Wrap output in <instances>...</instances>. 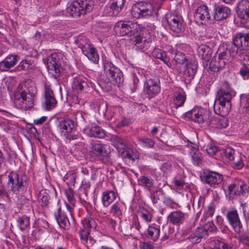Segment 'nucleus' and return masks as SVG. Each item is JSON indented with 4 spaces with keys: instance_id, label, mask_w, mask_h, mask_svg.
<instances>
[{
    "instance_id": "nucleus-64",
    "label": "nucleus",
    "mask_w": 249,
    "mask_h": 249,
    "mask_svg": "<svg viewBox=\"0 0 249 249\" xmlns=\"http://www.w3.org/2000/svg\"><path fill=\"white\" fill-rule=\"evenodd\" d=\"M236 190H237V180H235L228 186V191L230 194L233 191H235Z\"/></svg>"
},
{
    "instance_id": "nucleus-46",
    "label": "nucleus",
    "mask_w": 249,
    "mask_h": 249,
    "mask_svg": "<svg viewBox=\"0 0 249 249\" xmlns=\"http://www.w3.org/2000/svg\"><path fill=\"white\" fill-rule=\"evenodd\" d=\"M138 141L143 147L146 148H153L155 143L154 140L146 137H139Z\"/></svg>"
},
{
    "instance_id": "nucleus-48",
    "label": "nucleus",
    "mask_w": 249,
    "mask_h": 249,
    "mask_svg": "<svg viewBox=\"0 0 249 249\" xmlns=\"http://www.w3.org/2000/svg\"><path fill=\"white\" fill-rule=\"evenodd\" d=\"M120 154L122 155V157L127 158L132 160H134L137 158V155L134 154L133 150L128 148L127 146L123 153H120Z\"/></svg>"
},
{
    "instance_id": "nucleus-28",
    "label": "nucleus",
    "mask_w": 249,
    "mask_h": 249,
    "mask_svg": "<svg viewBox=\"0 0 249 249\" xmlns=\"http://www.w3.org/2000/svg\"><path fill=\"white\" fill-rule=\"evenodd\" d=\"M88 88L87 82L81 77H76L73 78L72 89L76 93L84 91Z\"/></svg>"
},
{
    "instance_id": "nucleus-19",
    "label": "nucleus",
    "mask_w": 249,
    "mask_h": 249,
    "mask_svg": "<svg viewBox=\"0 0 249 249\" xmlns=\"http://www.w3.org/2000/svg\"><path fill=\"white\" fill-rule=\"evenodd\" d=\"M44 96L45 101L43 107L44 108L47 110H50L54 108L57 101L54 97L53 91L48 85H45Z\"/></svg>"
},
{
    "instance_id": "nucleus-11",
    "label": "nucleus",
    "mask_w": 249,
    "mask_h": 249,
    "mask_svg": "<svg viewBox=\"0 0 249 249\" xmlns=\"http://www.w3.org/2000/svg\"><path fill=\"white\" fill-rule=\"evenodd\" d=\"M153 6L150 3L139 2L131 8L132 16L136 18H145L152 14Z\"/></svg>"
},
{
    "instance_id": "nucleus-55",
    "label": "nucleus",
    "mask_w": 249,
    "mask_h": 249,
    "mask_svg": "<svg viewBox=\"0 0 249 249\" xmlns=\"http://www.w3.org/2000/svg\"><path fill=\"white\" fill-rule=\"evenodd\" d=\"M140 215L141 217L147 222H149L151 221L152 215L147 211H144L141 212Z\"/></svg>"
},
{
    "instance_id": "nucleus-38",
    "label": "nucleus",
    "mask_w": 249,
    "mask_h": 249,
    "mask_svg": "<svg viewBox=\"0 0 249 249\" xmlns=\"http://www.w3.org/2000/svg\"><path fill=\"white\" fill-rule=\"evenodd\" d=\"M171 52L172 54H175L174 60L176 62V69L178 70L181 68V67H179L178 65L183 66L184 63L187 60L186 58L184 53L178 52L176 50L171 49Z\"/></svg>"
},
{
    "instance_id": "nucleus-23",
    "label": "nucleus",
    "mask_w": 249,
    "mask_h": 249,
    "mask_svg": "<svg viewBox=\"0 0 249 249\" xmlns=\"http://www.w3.org/2000/svg\"><path fill=\"white\" fill-rule=\"evenodd\" d=\"M208 232L205 228L198 227L189 235L188 239L193 244H197L201 242L202 238H206Z\"/></svg>"
},
{
    "instance_id": "nucleus-58",
    "label": "nucleus",
    "mask_w": 249,
    "mask_h": 249,
    "mask_svg": "<svg viewBox=\"0 0 249 249\" xmlns=\"http://www.w3.org/2000/svg\"><path fill=\"white\" fill-rule=\"evenodd\" d=\"M240 73L243 77H249V68L243 66L240 70Z\"/></svg>"
},
{
    "instance_id": "nucleus-45",
    "label": "nucleus",
    "mask_w": 249,
    "mask_h": 249,
    "mask_svg": "<svg viewBox=\"0 0 249 249\" xmlns=\"http://www.w3.org/2000/svg\"><path fill=\"white\" fill-rule=\"evenodd\" d=\"M186 100V95L184 93H177L174 95L173 103L176 107L182 106Z\"/></svg>"
},
{
    "instance_id": "nucleus-37",
    "label": "nucleus",
    "mask_w": 249,
    "mask_h": 249,
    "mask_svg": "<svg viewBox=\"0 0 249 249\" xmlns=\"http://www.w3.org/2000/svg\"><path fill=\"white\" fill-rule=\"evenodd\" d=\"M146 235L148 238L154 241L157 240L160 235V226L154 224L149 226Z\"/></svg>"
},
{
    "instance_id": "nucleus-43",
    "label": "nucleus",
    "mask_w": 249,
    "mask_h": 249,
    "mask_svg": "<svg viewBox=\"0 0 249 249\" xmlns=\"http://www.w3.org/2000/svg\"><path fill=\"white\" fill-rule=\"evenodd\" d=\"M17 224L21 231L26 230L30 227V217L26 215L18 217L17 219Z\"/></svg>"
},
{
    "instance_id": "nucleus-44",
    "label": "nucleus",
    "mask_w": 249,
    "mask_h": 249,
    "mask_svg": "<svg viewBox=\"0 0 249 249\" xmlns=\"http://www.w3.org/2000/svg\"><path fill=\"white\" fill-rule=\"evenodd\" d=\"M50 199L49 194L45 191L41 190L38 195V200L39 204L43 207L47 206Z\"/></svg>"
},
{
    "instance_id": "nucleus-18",
    "label": "nucleus",
    "mask_w": 249,
    "mask_h": 249,
    "mask_svg": "<svg viewBox=\"0 0 249 249\" xmlns=\"http://www.w3.org/2000/svg\"><path fill=\"white\" fill-rule=\"evenodd\" d=\"M125 0H110L109 5L105 9V13L109 16H117L124 8Z\"/></svg>"
},
{
    "instance_id": "nucleus-15",
    "label": "nucleus",
    "mask_w": 249,
    "mask_h": 249,
    "mask_svg": "<svg viewBox=\"0 0 249 249\" xmlns=\"http://www.w3.org/2000/svg\"><path fill=\"white\" fill-rule=\"evenodd\" d=\"M201 181L211 187L220 184L223 179V175L216 172L206 170L200 177Z\"/></svg>"
},
{
    "instance_id": "nucleus-9",
    "label": "nucleus",
    "mask_w": 249,
    "mask_h": 249,
    "mask_svg": "<svg viewBox=\"0 0 249 249\" xmlns=\"http://www.w3.org/2000/svg\"><path fill=\"white\" fill-rule=\"evenodd\" d=\"M62 54L54 53L48 56L46 59L47 67L50 73L56 78L60 73Z\"/></svg>"
},
{
    "instance_id": "nucleus-62",
    "label": "nucleus",
    "mask_w": 249,
    "mask_h": 249,
    "mask_svg": "<svg viewBox=\"0 0 249 249\" xmlns=\"http://www.w3.org/2000/svg\"><path fill=\"white\" fill-rule=\"evenodd\" d=\"M141 249H153V245L148 242H142L140 244Z\"/></svg>"
},
{
    "instance_id": "nucleus-29",
    "label": "nucleus",
    "mask_w": 249,
    "mask_h": 249,
    "mask_svg": "<svg viewBox=\"0 0 249 249\" xmlns=\"http://www.w3.org/2000/svg\"><path fill=\"white\" fill-rule=\"evenodd\" d=\"M54 216L59 226L64 229H68L70 227V222L67 216L62 212L60 208L54 213Z\"/></svg>"
},
{
    "instance_id": "nucleus-5",
    "label": "nucleus",
    "mask_w": 249,
    "mask_h": 249,
    "mask_svg": "<svg viewBox=\"0 0 249 249\" xmlns=\"http://www.w3.org/2000/svg\"><path fill=\"white\" fill-rule=\"evenodd\" d=\"M114 29L117 34L121 36L131 37L137 36L140 31V26L130 20L120 21L115 24Z\"/></svg>"
},
{
    "instance_id": "nucleus-33",
    "label": "nucleus",
    "mask_w": 249,
    "mask_h": 249,
    "mask_svg": "<svg viewBox=\"0 0 249 249\" xmlns=\"http://www.w3.org/2000/svg\"><path fill=\"white\" fill-rule=\"evenodd\" d=\"M196 20L206 21L210 18L208 7L205 5L199 7L195 13Z\"/></svg>"
},
{
    "instance_id": "nucleus-17",
    "label": "nucleus",
    "mask_w": 249,
    "mask_h": 249,
    "mask_svg": "<svg viewBox=\"0 0 249 249\" xmlns=\"http://www.w3.org/2000/svg\"><path fill=\"white\" fill-rule=\"evenodd\" d=\"M82 224L83 228L79 231V234L81 239L88 242L89 231L91 229H95L97 224L93 218L88 217L82 221Z\"/></svg>"
},
{
    "instance_id": "nucleus-39",
    "label": "nucleus",
    "mask_w": 249,
    "mask_h": 249,
    "mask_svg": "<svg viewBox=\"0 0 249 249\" xmlns=\"http://www.w3.org/2000/svg\"><path fill=\"white\" fill-rule=\"evenodd\" d=\"M227 49L228 50V53L231 57H236L238 56H241L245 53L243 49H241L239 47L237 46L232 41L231 44H229L227 47Z\"/></svg>"
},
{
    "instance_id": "nucleus-30",
    "label": "nucleus",
    "mask_w": 249,
    "mask_h": 249,
    "mask_svg": "<svg viewBox=\"0 0 249 249\" xmlns=\"http://www.w3.org/2000/svg\"><path fill=\"white\" fill-rule=\"evenodd\" d=\"M197 53L201 59L208 61L211 58L212 50L208 45L201 44L198 46Z\"/></svg>"
},
{
    "instance_id": "nucleus-27",
    "label": "nucleus",
    "mask_w": 249,
    "mask_h": 249,
    "mask_svg": "<svg viewBox=\"0 0 249 249\" xmlns=\"http://www.w3.org/2000/svg\"><path fill=\"white\" fill-rule=\"evenodd\" d=\"M230 9L223 5H217L214 8V18L216 20H221L227 18L230 14Z\"/></svg>"
},
{
    "instance_id": "nucleus-13",
    "label": "nucleus",
    "mask_w": 249,
    "mask_h": 249,
    "mask_svg": "<svg viewBox=\"0 0 249 249\" xmlns=\"http://www.w3.org/2000/svg\"><path fill=\"white\" fill-rule=\"evenodd\" d=\"M231 57L228 52H223L218 54V57H215L210 63L209 68L214 72H217L223 69L227 64L231 61Z\"/></svg>"
},
{
    "instance_id": "nucleus-40",
    "label": "nucleus",
    "mask_w": 249,
    "mask_h": 249,
    "mask_svg": "<svg viewBox=\"0 0 249 249\" xmlns=\"http://www.w3.org/2000/svg\"><path fill=\"white\" fill-rule=\"evenodd\" d=\"M138 184L144 187L145 189L150 190L154 185V180L151 178L146 176H141L138 179Z\"/></svg>"
},
{
    "instance_id": "nucleus-4",
    "label": "nucleus",
    "mask_w": 249,
    "mask_h": 249,
    "mask_svg": "<svg viewBox=\"0 0 249 249\" xmlns=\"http://www.w3.org/2000/svg\"><path fill=\"white\" fill-rule=\"evenodd\" d=\"M93 6L92 0H76L70 4L67 10L72 17L78 18L81 15L90 12Z\"/></svg>"
},
{
    "instance_id": "nucleus-21",
    "label": "nucleus",
    "mask_w": 249,
    "mask_h": 249,
    "mask_svg": "<svg viewBox=\"0 0 249 249\" xmlns=\"http://www.w3.org/2000/svg\"><path fill=\"white\" fill-rule=\"evenodd\" d=\"M146 93L149 97H153L159 94L160 91V80L158 78L148 79L145 84Z\"/></svg>"
},
{
    "instance_id": "nucleus-59",
    "label": "nucleus",
    "mask_w": 249,
    "mask_h": 249,
    "mask_svg": "<svg viewBox=\"0 0 249 249\" xmlns=\"http://www.w3.org/2000/svg\"><path fill=\"white\" fill-rule=\"evenodd\" d=\"M159 59L163 61L164 63L165 64H166L168 67H170L171 66V64L170 62V58L169 57H168L165 52L163 53V55H162V56H160V58H159Z\"/></svg>"
},
{
    "instance_id": "nucleus-34",
    "label": "nucleus",
    "mask_w": 249,
    "mask_h": 249,
    "mask_svg": "<svg viewBox=\"0 0 249 249\" xmlns=\"http://www.w3.org/2000/svg\"><path fill=\"white\" fill-rule=\"evenodd\" d=\"M233 43L237 46L243 49V51L248 50L245 34L243 33H237L233 36Z\"/></svg>"
},
{
    "instance_id": "nucleus-47",
    "label": "nucleus",
    "mask_w": 249,
    "mask_h": 249,
    "mask_svg": "<svg viewBox=\"0 0 249 249\" xmlns=\"http://www.w3.org/2000/svg\"><path fill=\"white\" fill-rule=\"evenodd\" d=\"M120 205L118 203L114 204L111 208L110 213L113 216L121 218V216L122 214V211L120 208Z\"/></svg>"
},
{
    "instance_id": "nucleus-7",
    "label": "nucleus",
    "mask_w": 249,
    "mask_h": 249,
    "mask_svg": "<svg viewBox=\"0 0 249 249\" xmlns=\"http://www.w3.org/2000/svg\"><path fill=\"white\" fill-rule=\"evenodd\" d=\"M185 117L199 124L209 125L210 124V112L201 107H196L187 112Z\"/></svg>"
},
{
    "instance_id": "nucleus-61",
    "label": "nucleus",
    "mask_w": 249,
    "mask_h": 249,
    "mask_svg": "<svg viewBox=\"0 0 249 249\" xmlns=\"http://www.w3.org/2000/svg\"><path fill=\"white\" fill-rule=\"evenodd\" d=\"M30 66V64L27 60L22 61L18 66V70H24L28 69Z\"/></svg>"
},
{
    "instance_id": "nucleus-36",
    "label": "nucleus",
    "mask_w": 249,
    "mask_h": 249,
    "mask_svg": "<svg viewBox=\"0 0 249 249\" xmlns=\"http://www.w3.org/2000/svg\"><path fill=\"white\" fill-rule=\"evenodd\" d=\"M189 146L191 148L190 154L191 156L192 161L195 165H198L201 163L202 160L201 154L198 151L196 145H195L190 142Z\"/></svg>"
},
{
    "instance_id": "nucleus-63",
    "label": "nucleus",
    "mask_w": 249,
    "mask_h": 249,
    "mask_svg": "<svg viewBox=\"0 0 249 249\" xmlns=\"http://www.w3.org/2000/svg\"><path fill=\"white\" fill-rule=\"evenodd\" d=\"M233 167L236 169H240L244 166V164L241 159H238L232 165Z\"/></svg>"
},
{
    "instance_id": "nucleus-49",
    "label": "nucleus",
    "mask_w": 249,
    "mask_h": 249,
    "mask_svg": "<svg viewBox=\"0 0 249 249\" xmlns=\"http://www.w3.org/2000/svg\"><path fill=\"white\" fill-rule=\"evenodd\" d=\"M76 174L70 172L67 173L64 177V180L67 183L70 185H74L75 182Z\"/></svg>"
},
{
    "instance_id": "nucleus-35",
    "label": "nucleus",
    "mask_w": 249,
    "mask_h": 249,
    "mask_svg": "<svg viewBox=\"0 0 249 249\" xmlns=\"http://www.w3.org/2000/svg\"><path fill=\"white\" fill-rule=\"evenodd\" d=\"M98 110L100 113L106 116L108 120H111L117 110V107H107V104L103 103L99 106Z\"/></svg>"
},
{
    "instance_id": "nucleus-51",
    "label": "nucleus",
    "mask_w": 249,
    "mask_h": 249,
    "mask_svg": "<svg viewBox=\"0 0 249 249\" xmlns=\"http://www.w3.org/2000/svg\"><path fill=\"white\" fill-rule=\"evenodd\" d=\"M206 151L209 155L213 156L218 151V149L214 144L211 143L207 145Z\"/></svg>"
},
{
    "instance_id": "nucleus-56",
    "label": "nucleus",
    "mask_w": 249,
    "mask_h": 249,
    "mask_svg": "<svg viewBox=\"0 0 249 249\" xmlns=\"http://www.w3.org/2000/svg\"><path fill=\"white\" fill-rule=\"evenodd\" d=\"M133 86H131V89L133 92H135L138 87V84L139 80L137 77H136V74H133Z\"/></svg>"
},
{
    "instance_id": "nucleus-31",
    "label": "nucleus",
    "mask_w": 249,
    "mask_h": 249,
    "mask_svg": "<svg viewBox=\"0 0 249 249\" xmlns=\"http://www.w3.org/2000/svg\"><path fill=\"white\" fill-rule=\"evenodd\" d=\"M169 221L176 225L182 224L185 220V213L178 210L172 212L168 217Z\"/></svg>"
},
{
    "instance_id": "nucleus-6",
    "label": "nucleus",
    "mask_w": 249,
    "mask_h": 249,
    "mask_svg": "<svg viewBox=\"0 0 249 249\" xmlns=\"http://www.w3.org/2000/svg\"><path fill=\"white\" fill-rule=\"evenodd\" d=\"M104 70L107 78L105 80L106 83H112L119 86L123 82L124 78L122 71L111 62H105Z\"/></svg>"
},
{
    "instance_id": "nucleus-24",
    "label": "nucleus",
    "mask_w": 249,
    "mask_h": 249,
    "mask_svg": "<svg viewBox=\"0 0 249 249\" xmlns=\"http://www.w3.org/2000/svg\"><path fill=\"white\" fill-rule=\"evenodd\" d=\"M183 69H178L179 73H183L185 75L193 78L197 69V62L195 60H191L183 66Z\"/></svg>"
},
{
    "instance_id": "nucleus-54",
    "label": "nucleus",
    "mask_w": 249,
    "mask_h": 249,
    "mask_svg": "<svg viewBox=\"0 0 249 249\" xmlns=\"http://www.w3.org/2000/svg\"><path fill=\"white\" fill-rule=\"evenodd\" d=\"M73 194V191L71 188L65 191V195L69 202H75Z\"/></svg>"
},
{
    "instance_id": "nucleus-3",
    "label": "nucleus",
    "mask_w": 249,
    "mask_h": 249,
    "mask_svg": "<svg viewBox=\"0 0 249 249\" xmlns=\"http://www.w3.org/2000/svg\"><path fill=\"white\" fill-rule=\"evenodd\" d=\"M6 187L8 191L15 194L23 192L28 185V177L25 174L19 176L16 172H10L7 177Z\"/></svg>"
},
{
    "instance_id": "nucleus-41",
    "label": "nucleus",
    "mask_w": 249,
    "mask_h": 249,
    "mask_svg": "<svg viewBox=\"0 0 249 249\" xmlns=\"http://www.w3.org/2000/svg\"><path fill=\"white\" fill-rule=\"evenodd\" d=\"M116 196L113 191H106L103 193L102 196V202L103 205L107 207L115 199Z\"/></svg>"
},
{
    "instance_id": "nucleus-25",
    "label": "nucleus",
    "mask_w": 249,
    "mask_h": 249,
    "mask_svg": "<svg viewBox=\"0 0 249 249\" xmlns=\"http://www.w3.org/2000/svg\"><path fill=\"white\" fill-rule=\"evenodd\" d=\"M19 57L18 55L11 54L8 55L3 60L0 62V71H5L15 66Z\"/></svg>"
},
{
    "instance_id": "nucleus-14",
    "label": "nucleus",
    "mask_w": 249,
    "mask_h": 249,
    "mask_svg": "<svg viewBox=\"0 0 249 249\" xmlns=\"http://www.w3.org/2000/svg\"><path fill=\"white\" fill-rule=\"evenodd\" d=\"M237 12L242 26L249 28V1L241 0L238 3Z\"/></svg>"
},
{
    "instance_id": "nucleus-20",
    "label": "nucleus",
    "mask_w": 249,
    "mask_h": 249,
    "mask_svg": "<svg viewBox=\"0 0 249 249\" xmlns=\"http://www.w3.org/2000/svg\"><path fill=\"white\" fill-rule=\"evenodd\" d=\"M79 47L81 48L83 54L89 60L95 64L98 63L99 56L96 49L94 47L89 43H85L84 45L80 43Z\"/></svg>"
},
{
    "instance_id": "nucleus-12",
    "label": "nucleus",
    "mask_w": 249,
    "mask_h": 249,
    "mask_svg": "<svg viewBox=\"0 0 249 249\" xmlns=\"http://www.w3.org/2000/svg\"><path fill=\"white\" fill-rule=\"evenodd\" d=\"M231 57L228 52H223L218 54V57H215L210 63L209 68L214 72H217L223 69L227 64L231 61Z\"/></svg>"
},
{
    "instance_id": "nucleus-42",
    "label": "nucleus",
    "mask_w": 249,
    "mask_h": 249,
    "mask_svg": "<svg viewBox=\"0 0 249 249\" xmlns=\"http://www.w3.org/2000/svg\"><path fill=\"white\" fill-rule=\"evenodd\" d=\"M134 42L135 47L138 50L147 49L150 45V41L148 39H143L140 36H136Z\"/></svg>"
},
{
    "instance_id": "nucleus-10",
    "label": "nucleus",
    "mask_w": 249,
    "mask_h": 249,
    "mask_svg": "<svg viewBox=\"0 0 249 249\" xmlns=\"http://www.w3.org/2000/svg\"><path fill=\"white\" fill-rule=\"evenodd\" d=\"M226 217L229 225L235 233L240 234L243 232V225L237 210L235 208L230 209L227 212Z\"/></svg>"
},
{
    "instance_id": "nucleus-2",
    "label": "nucleus",
    "mask_w": 249,
    "mask_h": 249,
    "mask_svg": "<svg viewBox=\"0 0 249 249\" xmlns=\"http://www.w3.org/2000/svg\"><path fill=\"white\" fill-rule=\"evenodd\" d=\"M36 93V89L32 81L26 80L22 82L15 93V106L18 108L25 110L31 108L34 105V97Z\"/></svg>"
},
{
    "instance_id": "nucleus-8",
    "label": "nucleus",
    "mask_w": 249,
    "mask_h": 249,
    "mask_svg": "<svg viewBox=\"0 0 249 249\" xmlns=\"http://www.w3.org/2000/svg\"><path fill=\"white\" fill-rule=\"evenodd\" d=\"M109 147L103 143L93 142L89 147V155L92 159L103 161L109 156Z\"/></svg>"
},
{
    "instance_id": "nucleus-50",
    "label": "nucleus",
    "mask_w": 249,
    "mask_h": 249,
    "mask_svg": "<svg viewBox=\"0 0 249 249\" xmlns=\"http://www.w3.org/2000/svg\"><path fill=\"white\" fill-rule=\"evenodd\" d=\"M162 194V191L160 190H157L151 193L150 197L152 202L154 204L157 203L160 199V196Z\"/></svg>"
},
{
    "instance_id": "nucleus-53",
    "label": "nucleus",
    "mask_w": 249,
    "mask_h": 249,
    "mask_svg": "<svg viewBox=\"0 0 249 249\" xmlns=\"http://www.w3.org/2000/svg\"><path fill=\"white\" fill-rule=\"evenodd\" d=\"M223 152L225 155L226 158L230 160H232L234 159V150L231 148H227Z\"/></svg>"
},
{
    "instance_id": "nucleus-32",
    "label": "nucleus",
    "mask_w": 249,
    "mask_h": 249,
    "mask_svg": "<svg viewBox=\"0 0 249 249\" xmlns=\"http://www.w3.org/2000/svg\"><path fill=\"white\" fill-rule=\"evenodd\" d=\"M111 142L119 153H123L127 146L125 140L117 135H114L111 137Z\"/></svg>"
},
{
    "instance_id": "nucleus-1",
    "label": "nucleus",
    "mask_w": 249,
    "mask_h": 249,
    "mask_svg": "<svg viewBox=\"0 0 249 249\" xmlns=\"http://www.w3.org/2000/svg\"><path fill=\"white\" fill-rule=\"evenodd\" d=\"M234 95L235 92L229 83L223 82L217 92L213 106L214 112L220 116L210 120V124L218 129L225 128L228 125L229 121L225 116L230 112L231 106V101Z\"/></svg>"
},
{
    "instance_id": "nucleus-52",
    "label": "nucleus",
    "mask_w": 249,
    "mask_h": 249,
    "mask_svg": "<svg viewBox=\"0 0 249 249\" xmlns=\"http://www.w3.org/2000/svg\"><path fill=\"white\" fill-rule=\"evenodd\" d=\"M237 190L241 193H244L248 189L247 184L241 180H237Z\"/></svg>"
},
{
    "instance_id": "nucleus-26",
    "label": "nucleus",
    "mask_w": 249,
    "mask_h": 249,
    "mask_svg": "<svg viewBox=\"0 0 249 249\" xmlns=\"http://www.w3.org/2000/svg\"><path fill=\"white\" fill-rule=\"evenodd\" d=\"M58 127L61 134L66 136L75 128V124L73 120L65 118L59 122Z\"/></svg>"
},
{
    "instance_id": "nucleus-60",
    "label": "nucleus",
    "mask_w": 249,
    "mask_h": 249,
    "mask_svg": "<svg viewBox=\"0 0 249 249\" xmlns=\"http://www.w3.org/2000/svg\"><path fill=\"white\" fill-rule=\"evenodd\" d=\"M164 52L159 49H155L154 50L153 53H152V55L153 57L159 59L160 57L162 56V55H163V53Z\"/></svg>"
},
{
    "instance_id": "nucleus-57",
    "label": "nucleus",
    "mask_w": 249,
    "mask_h": 249,
    "mask_svg": "<svg viewBox=\"0 0 249 249\" xmlns=\"http://www.w3.org/2000/svg\"><path fill=\"white\" fill-rule=\"evenodd\" d=\"M220 241L213 240L210 242L209 247L211 249H219Z\"/></svg>"
},
{
    "instance_id": "nucleus-22",
    "label": "nucleus",
    "mask_w": 249,
    "mask_h": 249,
    "mask_svg": "<svg viewBox=\"0 0 249 249\" xmlns=\"http://www.w3.org/2000/svg\"><path fill=\"white\" fill-rule=\"evenodd\" d=\"M83 132L89 137L102 139L106 136L105 131L99 126L94 124L85 126L83 129Z\"/></svg>"
},
{
    "instance_id": "nucleus-16",
    "label": "nucleus",
    "mask_w": 249,
    "mask_h": 249,
    "mask_svg": "<svg viewBox=\"0 0 249 249\" xmlns=\"http://www.w3.org/2000/svg\"><path fill=\"white\" fill-rule=\"evenodd\" d=\"M166 20L170 29L174 32L180 33L184 31L185 26L182 17L179 15L168 14Z\"/></svg>"
}]
</instances>
